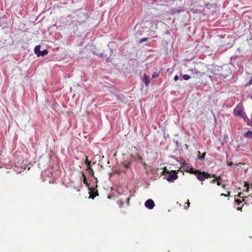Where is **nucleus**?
I'll return each mask as SVG.
<instances>
[{
    "label": "nucleus",
    "mask_w": 252,
    "mask_h": 252,
    "mask_svg": "<svg viewBox=\"0 0 252 252\" xmlns=\"http://www.w3.org/2000/svg\"><path fill=\"white\" fill-rule=\"evenodd\" d=\"M190 172L192 174H194L196 175V178L200 181H204L205 179V171H200L198 170H195L192 167H190Z\"/></svg>",
    "instance_id": "1"
},
{
    "label": "nucleus",
    "mask_w": 252,
    "mask_h": 252,
    "mask_svg": "<svg viewBox=\"0 0 252 252\" xmlns=\"http://www.w3.org/2000/svg\"><path fill=\"white\" fill-rule=\"evenodd\" d=\"M234 115L241 117L244 116L245 112L244 111V107L242 105H238L233 110Z\"/></svg>",
    "instance_id": "2"
},
{
    "label": "nucleus",
    "mask_w": 252,
    "mask_h": 252,
    "mask_svg": "<svg viewBox=\"0 0 252 252\" xmlns=\"http://www.w3.org/2000/svg\"><path fill=\"white\" fill-rule=\"evenodd\" d=\"M149 29L146 26L140 27V26L136 25L135 27V30L137 35H141L145 31H147Z\"/></svg>",
    "instance_id": "3"
},
{
    "label": "nucleus",
    "mask_w": 252,
    "mask_h": 252,
    "mask_svg": "<svg viewBox=\"0 0 252 252\" xmlns=\"http://www.w3.org/2000/svg\"><path fill=\"white\" fill-rule=\"evenodd\" d=\"M178 178L177 173L174 171L173 173H169L166 176V180L170 182H173Z\"/></svg>",
    "instance_id": "4"
},
{
    "label": "nucleus",
    "mask_w": 252,
    "mask_h": 252,
    "mask_svg": "<svg viewBox=\"0 0 252 252\" xmlns=\"http://www.w3.org/2000/svg\"><path fill=\"white\" fill-rule=\"evenodd\" d=\"M155 203L151 199H149L145 203V207L149 209H152L155 206Z\"/></svg>",
    "instance_id": "5"
},
{
    "label": "nucleus",
    "mask_w": 252,
    "mask_h": 252,
    "mask_svg": "<svg viewBox=\"0 0 252 252\" xmlns=\"http://www.w3.org/2000/svg\"><path fill=\"white\" fill-rule=\"evenodd\" d=\"M142 80L145 83L146 86L147 87L150 83L151 77L150 76L144 73L143 75V77L142 78Z\"/></svg>",
    "instance_id": "6"
},
{
    "label": "nucleus",
    "mask_w": 252,
    "mask_h": 252,
    "mask_svg": "<svg viewBox=\"0 0 252 252\" xmlns=\"http://www.w3.org/2000/svg\"><path fill=\"white\" fill-rule=\"evenodd\" d=\"M205 179L210 178L211 177L214 178L215 179H220L221 178L220 176L217 177L216 175L215 174H210L208 173L205 172Z\"/></svg>",
    "instance_id": "7"
},
{
    "label": "nucleus",
    "mask_w": 252,
    "mask_h": 252,
    "mask_svg": "<svg viewBox=\"0 0 252 252\" xmlns=\"http://www.w3.org/2000/svg\"><path fill=\"white\" fill-rule=\"evenodd\" d=\"M244 136L248 138L252 139V131L248 130L244 133Z\"/></svg>",
    "instance_id": "8"
},
{
    "label": "nucleus",
    "mask_w": 252,
    "mask_h": 252,
    "mask_svg": "<svg viewBox=\"0 0 252 252\" xmlns=\"http://www.w3.org/2000/svg\"><path fill=\"white\" fill-rule=\"evenodd\" d=\"M110 56H111V55H110L109 56H108L107 54H104L103 53H100L99 55V56L101 58H104L106 59V62H108L110 61V60L109 59Z\"/></svg>",
    "instance_id": "9"
},
{
    "label": "nucleus",
    "mask_w": 252,
    "mask_h": 252,
    "mask_svg": "<svg viewBox=\"0 0 252 252\" xmlns=\"http://www.w3.org/2000/svg\"><path fill=\"white\" fill-rule=\"evenodd\" d=\"M184 11V9H176V8H173L171 10V13L172 14L180 13V12H183Z\"/></svg>",
    "instance_id": "10"
},
{
    "label": "nucleus",
    "mask_w": 252,
    "mask_h": 252,
    "mask_svg": "<svg viewBox=\"0 0 252 252\" xmlns=\"http://www.w3.org/2000/svg\"><path fill=\"white\" fill-rule=\"evenodd\" d=\"M40 45H36L34 49V52L36 55L38 56L39 55L40 52Z\"/></svg>",
    "instance_id": "11"
},
{
    "label": "nucleus",
    "mask_w": 252,
    "mask_h": 252,
    "mask_svg": "<svg viewBox=\"0 0 252 252\" xmlns=\"http://www.w3.org/2000/svg\"><path fill=\"white\" fill-rule=\"evenodd\" d=\"M241 118H243L244 121L247 123V125H248V126L250 125V122L249 119L247 116L246 113L244 114V116L241 117Z\"/></svg>",
    "instance_id": "12"
},
{
    "label": "nucleus",
    "mask_w": 252,
    "mask_h": 252,
    "mask_svg": "<svg viewBox=\"0 0 252 252\" xmlns=\"http://www.w3.org/2000/svg\"><path fill=\"white\" fill-rule=\"evenodd\" d=\"M48 53V51L46 49H45L43 51H40L39 55H38V57H43L45 55H46Z\"/></svg>",
    "instance_id": "13"
},
{
    "label": "nucleus",
    "mask_w": 252,
    "mask_h": 252,
    "mask_svg": "<svg viewBox=\"0 0 252 252\" xmlns=\"http://www.w3.org/2000/svg\"><path fill=\"white\" fill-rule=\"evenodd\" d=\"M148 35L151 36L152 38L156 37L157 36L155 31L153 30H150L148 33Z\"/></svg>",
    "instance_id": "14"
},
{
    "label": "nucleus",
    "mask_w": 252,
    "mask_h": 252,
    "mask_svg": "<svg viewBox=\"0 0 252 252\" xmlns=\"http://www.w3.org/2000/svg\"><path fill=\"white\" fill-rule=\"evenodd\" d=\"M181 76L182 78V79H180L181 81H182L183 79H184L185 80H188L190 78V76L188 74H184L183 75H181Z\"/></svg>",
    "instance_id": "15"
},
{
    "label": "nucleus",
    "mask_w": 252,
    "mask_h": 252,
    "mask_svg": "<svg viewBox=\"0 0 252 252\" xmlns=\"http://www.w3.org/2000/svg\"><path fill=\"white\" fill-rule=\"evenodd\" d=\"M198 153H199V155H198V158L199 159H201V160H204V158H205V155H206V153H204L202 154V155L201 156H200V152H198Z\"/></svg>",
    "instance_id": "16"
},
{
    "label": "nucleus",
    "mask_w": 252,
    "mask_h": 252,
    "mask_svg": "<svg viewBox=\"0 0 252 252\" xmlns=\"http://www.w3.org/2000/svg\"><path fill=\"white\" fill-rule=\"evenodd\" d=\"M192 73L194 74H201V72L198 71L196 68H194L191 69Z\"/></svg>",
    "instance_id": "17"
},
{
    "label": "nucleus",
    "mask_w": 252,
    "mask_h": 252,
    "mask_svg": "<svg viewBox=\"0 0 252 252\" xmlns=\"http://www.w3.org/2000/svg\"><path fill=\"white\" fill-rule=\"evenodd\" d=\"M82 176L84 177V179H83L84 183L85 184H86L87 186L89 187V184H88V182L87 181L86 175L84 173H83Z\"/></svg>",
    "instance_id": "18"
},
{
    "label": "nucleus",
    "mask_w": 252,
    "mask_h": 252,
    "mask_svg": "<svg viewBox=\"0 0 252 252\" xmlns=\"http://www.w3.org/2000/svg\"><path fill=\"white\" fill-rule=\"evenodd\" d=\"M149 38L147 37L141 38L139 40L138 43H142L144 42L147 41L148 40Z\"/></svg>",
    "instance_id": "19"
},
{
    "label": "nucleus",
    "mask_w": 252,
    "mask_h": 252,
    "mask_svg": "<svg viewBox=\"0 0 252 252\" xmlns=\"http://www.w3.org/2000/svg\"><path fill=\"white\" fill-rule=\"evenodd\" d=\"M173 142L175 143L176 146L177 148L181 146V144L179 143L178 141L175 140L174 139L173 140Z\"/></svg>",
    "instance_id": "20"
},
{
    "label": "nucleus",
    "mask_w": 252,
    "mask_h": 252,
    "mask_svg": "<svg viewBox=\"0 0 252 252\" xmlns=\"http://www.w3.org/2000/svg\"><path fill=\"white\" fill-rule=\"evenodd\" d=\"M158 74L157 72H154V73L152 75V78H158Z\"/></svg>",
    "instance_id": "21"
},
{
    "label": "nucleus",
    "mask_w": 252,
    "mask_h": 252,
    "mask_svg": "<svg viewBox=\"0 0 252 252\" xmlns=\"http://www.w3.org/2000/svg\"><path fill=\"white\" fill-rule=\"evenodd\" d=\"M118 203H119V204L120 205V207H122L124 204V202L122 200H119Z\"/></svg>",
    "instance_id": "22"
},
{
    "label": "nucleus",
    "mask_w": 252,
    "mask_h": 252,
    "mask_svg": "<svg viewBox=\"0 0 252 252\" xmlns=\"http://www.w3.org/2000/svg\"><path fill=\"white\" fill-rule=\"evenodd\" d=\"M124 166L125 167L126 169H127L128 168L129 166V163H125L124 164Z\"/></svg>",
    "instance_id": "23"
},
{
    "label": "nucleus",
    "mask_w": 252,
    "mask_h": 252,
    "mask_svg": "<svg viewBox=\"0 0 252 252\" xmlns=\"http://www.w3.org/2000/svg\"><path fill=\"white\" fill-rule=\"evenodd\" d=\"M244 187H247V189H246V191L247 192H249V184H245Z\"/></svg>",
    "instance_id": "24"
},
{
    "label": "nucleus",
    "mask_w": 252,
    "mask_h": 252,
    "mask_svg": "<svg viewBox=\"0 0 252 252\" xmlns=\"http://www.w3.org/2000/svg\"><path fill=\"white\" fill-rule=\"evenodd\" d=\"M97 195H98V193L97 192L96 193V194L95 195H93V194H90V198H92V199H94V198L97 196Z\"/></svg>",
    "instance_id": "25"
},
{
    "label": "nucleus",
    "mask_w": 252,
    "mask_h": 252,
    "mask_svg": "<svg viewBox=\"0 0 252 252\" xmlns=\"http://www.w3.org/2000/svg\"><path fill=\"white\" fill-rule=\"evenodd\" d=\"M162 44H163V45H164V46H165V45H168V41H166V40H163V41H162Z\"/></svg>",
    "instance_id": "26"
},
{
    "label": "nucleus",
    "mask_w": 252,
    "mask_h": 252,
    "mask_svg": "<svg viewBox=\"0 0 252 252\" xmlns=\"http://www.w3.org/2000/svg\"><path fill=\"white\" fill-rule=\"evenodd\" d=\"M129 200H130V198L129 197L127 198L126 199L127 206L129 205Z\"/></svg>",
    "instance_id": "27"
},
{
    "label": "nucleus",
    "mask_w": 252,
    "mask_h": 252,
    "mask_svg": "<svg viewBox=\"0 0 252 252\" xmlns=\"http://www.w3.org/2000/svg\"><path fill=\"white\" fill-rule=\"evenodd\" d=\"M174 79L175 81H177L179 79V77L177 75H176L175 76H174Z\"/></svg>",
    "instance_id": "28"
},
{
    "label": "nucleus",
    "mask_w": 252,
    "mask_h": 252,
    "mask_svg": "<svg viewBox=\"0 0 252 252\" xmlns=\"http://www.w3.org/2000/svg\"><path fill=\"white\" fill-rule=\"evenodd\" d=\"M216 179H215L212 180L210 181V183H211V184H214V183H216Z\"/></svg>",
    "instance_id": "29"
},
{
    "label": "nucleus",
    "mask_w": 252,
    "mask_h": 252,
    "mask_svg": "<svg viewBox=\"0 0 252 252\" xmlns=\"http://www.w3.org/2000/svg\"><path fill=\"white\" fill-rule=\"evenodd\" d=\"M220 179H221V178L219 179V180L218 179V182L217 183V184L218 186H220L221 185V183L219 181V180H220Z\"/></svg>",
    "instance_id": "30"
},
{
    "label": "nucleus",
    "mask_w": 252,
    "mask_h": 252,
    "mask_svg": "<svg viewBox=\"0 0 252 252\" xmlns=\"http://www.w3.org/2000/svg\"><path fill=\"white\" fill-rule=\"evenodd\" d=\"M184 167H187V168H189V165L188 163H185L184 164Z\"/></svg>",
    "instance_id": "31"
},
{
    "label": "nucleus",
    "mask_w": 252,
    "mask_h": 252,
    "mask_svg": "<svg viewBox=\"0 0 252 252\" xmlns=\"http://www.w3.org/2000/svg\"><path fill=\"white\" fill-rule=\"evenodd\" d=\"M235 202H237L238 204H240L241 203V201L240 200L235 199Z\"/></svg>",
    "instance_id": "32"
},
{
    "label": "nucleus",
    "mask_w": 252,
    "mask_h": 252,
    "mask_svg": "<svg viewBox=\"0 0 252 252\" xmlns=\"http://www.w3.org/2000/svg\"><path fill=\"white\" fill-rule=\"evenodd\" d=\"M131 158H132V160H136V158H135V157H134L133 156H131Z\"/></svg>",
    "instance_id": "33"
},
{
    "label": "nucleus",
    "mask_w": 252,
    "mask_h": 252,
    "mask_svg": "<svg viewBox=\"0 0 252 252\" xmlns=\"http://www.w3.org/2000/svg\"><path fill=\"white\" fill-rule=\"evenodd\" d=\"M249 84H252V78L250 79V80L249 82Z\"/></svg>",
    "instance_id": "34"
},
{
    "label": "nucleus",
    "mask_w": 252,
    "mask_h": 252,
    "mask_svg": "<svg viewBox=\"0 0 252 252\" xmlns=\"http://www.w3.org/2000/svg\"><path fill=\"white\" fill-rule=\"evenodd\" d=\"M220 195H221V196H227V195H226V194H224V193H221V194H220Z\"/></svg>",
    "instance_id": "35"
},
{
    "label": "nucleus",
    "mask_w": 252,
    "mask_h": 252,
    "mask_svg": "<svg viewBox=\"0 0 252 252\" xmlns=\"http://www.w3.org/2000/svg\"><path fill=\"white\" fill-rule=\"evenodd\" d=\"M232 164H233V163H232V162H230V163H228V166H232Z\"/></svg>",
    "instance_id": "36"
},
{
    "label": "nucleus",
    "mask_w": 252,
    "mask_h": 252,
    "mask_svg": "<svg viewBox=\"0 0 252 252\" xmlns=\"http://www.w3.org/2000/svg\"><path fill=\"white\" fill-rule=\"evenodd\" d=\"M243 193L242 192H240L239 194H238V196L239 197H241V195Z\"/></svg>",
    "instance_id": "37"
},
{
    "label": "nucleus",
    "mask_w": 252,
    "mask_h": 252,
    "mask_svg": "<svg viewBox=\"0 0 252 252\" xmlns=\"http://www.w3.org/2000/svg\"><path fill=\"white\" fill-rule=\"evenodd\" d=\"M227 137H228L227 135L224 136V139H226V138H227Z\"/></svg>",
    "instance_id": "38"
},
{
    "label": "nucleus",
    "mask_w": 252,
    "mask_h": 252,
    "mask_svg": "<svg viewBox=\"0 0 252 252\" xmlns=\"http://www.w3.org/2000/svg\"><path fill=\"white\" fill-rule=\"evenodd\" d=\"M138 159L139 160H141L142 159L141 157L140 156H138Z\"/></svg>",
    "instance_id": "39"
},
{
    "label": "nucleus",
    "mask_w": 252,
    "mask_h": 252,
    "mask_svg": "<svg viewBox=\"0 0 252 252\" xmlns=\"http://www.w3.org/2000/svg\"><path fill=\"white\" fill-rule=\"evenodd\" d=\"M237 209H238V210L242 211V208H238Z\"/></svg>",
    "instance_id": "40"
},
{
    "label": "nucleus",
    "mask_w": 252,
    "mask_h": 252,
    "mask_svg": "<svg viewBox=\"0 0 252 252\" xmlns=\"http://www.w3.org/2000/svg\"><path fill=\"white\" fill-rule=\"evenodd\" d=\"M172 158H175V159H176V160H177V158H176L174 156H172Z\"/></svg>",
    "instance_id": "41"
},
{
    "label": "nucleus",
    "mask_w": 252,
    "mask_h": 252,
    "mask_svg": "<svg viewBox=\"0 0 252 252\" xmlns=\"http://www.w3.org/2000/svg\"><path fill=\"white\" fill-rule=\"evenodd\" d=\"M188 207H189V200H188Z\"/></svg>",
    "instance_id": "42"
},
{
    "label": "nucleus",
    "mask_w": 252,
    "mask_h": 252,
    "mask_svg": "<svg viewBox=\"0 0 252 252\" xmlns=\"http://www.w3.org/2000/svg\"><path fill=\"white\" fill-rule=\"evenodd\" d=\"M185 147H186L187 149H188V147L187 145H185Z\"/></svg>",
    "instance_id": "43"
},
{
    "label": "nucleus",
    "mask_w": 252,
    "mask_h": 252,
    "mask_svg": "<svg viewBox=\"0 0 252 252\" xmlns=\"http://www.w3.org/2000/svg\"><path fill=\"white\" fill-rule=\"evenodd\" d=\"M185 147H186L187 149H188V147L187 145H185Z\"/></svg>",
    "instance_id": "44"
},
{
    "label": "nucleus",
    "mask_w": 252,
    "mask_h": 252,
    "mask_svg": "<svg viewBox=\"0 0 252 252\" xmlns=\"http://www.w3.org/2000/svg\"><path fill=\"white\" fill-rule=\"evenodd\" d=\"M110 53L112 52V50L111 49H110Z\"/></svg>",
    "instance_id": "45"
},
{
    "label": "nucleus",
    "mask_w": 252,
    "mask_h": 252,
    "mask_svg": "<svg viewBox=\"0 0 252 252\" xmlns=\"http://www.w3.org/2000/svg\"><path fill=\"white\" fill-rule=\"evenodd\" d=\"M224 187H225V185H223V186H222L223 188H224Z\"/></svg>",
    "instance_id": "46"
},
{
    "label": "nucleus",
    "mask_w": 252,
    "mask_h": 252,
    "mask_svg": "<svg viewBox=\"0 0 252 252\" xmlns=\"http://www.w3.org/2000/svg\"><path fill=\"white\" fill-rule=\"evenodd\" d=\"M169 136V135L167 134V135H166V137Z\"/></svg>",
    "instance_id": "47"
},
{
    "label": "nucleus",
    "mask_w": 252,
    "mask_h": 252,
    "mask_svg": "<svg viewBox=\"0 0 252 252\" xmlns=\"http://www.w3.org/2000/svg\"><path fill=\"white\" fill-rule=\"evenodd\" d=\"M169 136V135L167 134V135H166V137Z\"/></svg>",
    "instance_id": "48"
},
{
    "label": "nucleus",
    "mask_w": 252,
    "mask_h": 252,
    "mask_svg": "<svg viewBox=\"0 0 252 252\" xmlns=\"http://www.w3.org/2000/svg\"><path fill=\"white\" fill-rule=\"evenodd\" d=\"M249 196L252 197V195H249Z\"/></svg>",
    "instance_id": "49"
}]
</instances>
